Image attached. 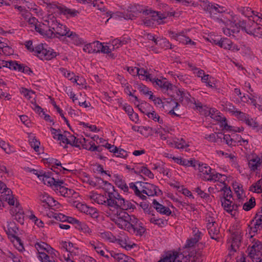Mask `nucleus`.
<instances>
[{"label": "nucleus", "instance_id": "nucleus-1", "mask_svg": "<svg viewBox=\"0 0 262 262\" xmlns=\"http://www.w3.org/2000/svg\"><path fill=\"white\" fill-rule=\"evenodd\" d=\"M24 45L28 50L34 52L42 60H51L57 56V53L46 43H39L34 47L32 40H27Z\"/></svg>", "mask_w": 262, "mask_h": 262}, {"label": "nucleus", "instance_id": "nucleus-2", "mask_svg": "<svg viewBox=\"0 0 262 262\" xmlns=\"http://www.w3.org/2000/svg\"><path fill=\"white\" fill-rule=\"evenodd\" d=\"M98 204L110 207H120L123 209L134 208V204L123 198H90Z\"/></svg>", "mask_w": 262, "mask_h": 262}, {"label": "nucleus", "instance_id": "nucleus-3", "mask_svg": "<svg viewBox=\"0 0 262 262\" xmlns=\"http://www.w3.org/2000/svg\"><path fill=\"white\" fill-rule=\"evenodd\" d=\"M116 211H112L110 213V217L119 228L126 230L129 227L134 216H130L125 210L120 207H116Z\"/></svg>", "mask_w": 262, "mask_h": 262}, {"label": "nucleus", "instance_id": "nucleus-4", "mask_svg": "<svg viewBox=\"0 0 262 262\" xmlns=\"http://www.w3.org/2000/svg\"><path fill=\"white\" fill-rule=\"evenodd\" d=\"M238 27L241 28L248 34L254 37L262 38V27L252 19L249 18L247 20H240L238 21Z\"/></svg>", "mask_w": 262, "mask_h": 262}, {"label": "nucleus", "instance_id": "nucleus-5", "mask_svg": "<svg viewBox=\"0 0 262 262\" xmlns=\"http://www.w3.org/2000/svg\"><path fill=\"white\" fill-rule=\"evenodd\" d=\"M247 251L248 256L253 261H259L262 258V242L251 235Z\"/></svg>", "mask_w": 262, "mask_h": 262}, {"label": "nucleus", "instance_id": "nucleus-6", "mask_svg": "<svg viewBox=\"0 0 262 262\" xmlns=\"http://www.w3.org/2000/svg\"><path fill=\"white\" fill-rule=\"evenodd\" d=\"M8 203L10 206V213L14 217V219L20 224H23L24 211L16 198H9Z\"/></svg>", "mask_w": 262, "mask_h": 262}, {"label": "nucleus", "instance_id": "nucleus-7", "mask_svg": "<svg viewBox=\"0 0 262 262\" xmlns=\"http://www.w3.org/2000/svg\"><path fill=\"white\" fill-rule=\"evenodd\" d=\"M68 202L78 210L86 214L90 215L93 218H97L98 216L95 208L89 207L86 204L75 201L73 198H69Z\"/></svg>", "mask_w": 262, "mask_h": 262}, {"label": "nucleus", "instance_id": "nucleus-8", "mask_svg": "<svg viewBox=\"0 0 262 262\" xmlns=\"http://www.w3.org/2000/svg\"><path fill=\"white\" fill-rule=\"evenodd\" d=\"M36 176L45 185L50 186H59L60 183H63L62 181H56L52 176L53 173L51 171H39V173H36Z\"/></svg>", "mask_w": 262, "mask_h": 262}, {"label": "nucleus", "instance_id": "nucleus-9", "mask_svg": "<svg viewBox=\"0 0 262 262\" xmlns=\"http://www.w3.org/2000/svg\"><path fill=\"white\" fill-rule=\"evenodd\" d=\"M169 36L180 43H182L184 45H191L194 46L196 43L191 40V39L188 36H186L187 31L183 30L181 32L176 33V32L172 31H168V32Z\"/></svg>", "mask_w": 262, "mask_h": 262}, {"label": "nucleus", "instance_id": "nucleus-10", "mask_svg": "<svg viewBox=\"0 0 262 262\" xmlns=\"http://www.w3.org/2000/svg\"><path fill=\"white\" fill-rule=\"evenodd\" d=\"M125 230L133 234L141 236L145 233L146 229L143 223L136 217H134L129 227Z\"/></svg>", "mask_w": 262, "mask_h": 262}, {"label": "nucleus", "instance_id": "nucleus-11", "mask_svg": "<svg viewBox=\"0 0 262 262\" xmlns=\"http://www.w3.org/2000/svg\"><path fill=\"white\" fill-rule=\"evenodd\" d=\"M215 19L219 22H222L226 26L233 27L234 26H238V21L240 20L236 15L230 13H222L220 16H218Z\"/></svg>", "mask_w": 262, "mask_h": 262}, {"label": "nucleus", "instance_id": "nucleus-12", "mask_svg": "<svg viewBox=\"0 0 262 262\" xmlns=\"http://www.w3.org/2000/svg\"><path fill=\"white\" fill-rule=\"evenodd\" d=\"M50 30L52 32V35L54 34H58L60 36H66L70 30L66 26L63 25L58 22L56 19L51 20L50 24Z\"/></svg>", "mask_w": 262, "mask_h": 262}, {"label": "nucleus", "instance_id": "nucleus-13", "mask_svg": "<svg viewBox=\"0 0 262 262\" xmlns=\"http://www.w3.org/2000/svg\"><path fill=\"white\" fill-rule=\"evenodd\" d=\"M184 255L177 252H169L158 262H187Z\"/></svg>", "mask_w": 262, "mask_h": 262}, {"label": "nucleus", "instance_id": "nucleus-14", "mask_svg": "<svg viewBox=\"0 0 262 262\" xmlns=\"http://www.w3.org/2000/svg\"><path fill=\"white\" fill-rule=\"evenodd\" d=\"M141 196H145L144 194L148 196H159L162 194L161 190L156 185L144 183Z\"/></svg>", "mask_w": 262, "mask_h": 262}, {"label": "nucleus", "instance_id": "nucleus-15", "mask_svg": "<svg viewBox=\"0 0 262 262\" xmlns=\"http://www.w3.org/2000/svg\"><path fill=\"white\" fill-rule=\"evenodd\" d=\"M143 184H144V182L141 181H137L136 182H131L129 183V185L128 186V190L127 191H125L124 194L128 195L132 194L134 192V194L137 196H141L143 185Z\"/></svg>", "mask_w": 262, "mask_h": 262}, {"label": "nucleus", "instance_id": "nucleus-16", "mask_svg": "<svg viewBox=\"0 0 262 262\" xmlns=\"http://www.w3.org/2000/svg\"><path fill=\"white\" fill-rule=\"evenodd\" d=\"M47 215L50 218L53 217L57 221L62 222L68 221L70 223L77 224L78 226L80 223V222L78 220L72 217L67 216L60 213L53 212L52 211H51L49 212Z\"/></svg>", "mask_w": 262, "mask_h": 262}, {"label": "nucleus", "instance_id": "nucleus-17", "mask_svg": "<svg viewBox=\"0 0 262 262\" xmlns=\"http://www.w3.org/2000/svg\"><path fill=\"white\" fill-rule=\"evenodd\" d=\"M34 247L37 251V257L38 259H39V256L42 254L52 253V252H54V250H55L49 245L43 242H36L34 244Z\"/></svg>", "mask_w": 262, "mask_h": 262}, {"label": "nucleus", "instance_id": "nucleus-18", "mask_svg": "<svg viewBox=\"0 0 262 262\" xmlns=\"http://www.w3.org/2000/svg\"><path fill=\"white\" fill-rule=\"evenodd\" d=\"M241 241V236L238 233L232 235L231 238L228 241V249L230 254L236 251L238 248Z\"/></svg>", "mask_w": 262, "mask_h": 262}, {"label": "nucleus", "instance_id": "nucleus-19", "mask_svg": "<svg viewBox=\"0 0 262 262\" xmlns=\"http://www.w3.org/2000/svg\"><path fill=\"white\" fill-rule=\"evenodd\" d=\"M208 178H206L205 181L215 182H220L223 183L227 179V177L224 174L217 172L215 169L211 168V171L208 172Z\"/></svg>", "mask_w": 262, "mask_h": 262}, {"label": "nucleus", "instance_id": "nucleus-20", "mask_svg": "<svg viewBox=\"0 0 262 262\" xmlns=\"http://www.w3.org/2000/svg\"><path fill=\"white\" fill-rule=\"evenodd\" d=\"M48 24L39 23L35 26V30L42 35L50 37L52 36V32L50 30L51 21H48Z\"/></svg>", "mask_w": 262, "mask_h": 262}, {"label": "nucleus", "instance_id": "nucleus-21", "mask_svg": "<svg viewBox=\"0 0 262 262\" xmlns=\"http://www.w3.org/2000/svg\"><path fill=\"white\" fill-rule=\"evenodd\" d=\"M151 82L155 86H158L161 90L165 92L168 90H171L172 85L169 81H167L166 79H159L153 77Z\"/></svg>", "mask_w": 262, "mask_h": 262}, {"label": "nucleus", "instance_id": "nucleus-22", "mask_svg": "<svg viewBox=\"0 0 262 262\" xmlns=\"http://www.w3.org/2000/svg\"><path fill=\"white\" fill-rule=\"evenodd\" d=\"M41 205L45 208L49 210H55L59 208L60 204L54 198H47L46 199L41 200Z\"/></svg>", "mask_w": 262, "mask_h": 262}, {"label": "nucleus", "instance_id": "nucleus-23", "mask_svg": "<svg viewBox=\"0 0 262 262\" xmlns=\"http://www.w3.org/2000/svg\"><path fill=\"white\" fill-rule=\"evenodd\" d=\"M112 180L117 187L123 191L124 194L125 191L128 190V186L126 184L122 175L114 173L112 175Z\"/></svg>", "mask_w": 262, "mask_h": 262}, {"label": "nucleus", "instance_id": "nucleus-24", "mask_svg": "<svg viewBox=\"0 0 262 262\" xmlns=\"http://www.w3.org/2000/svg\"><path fill=\"white\" fill-rule=\"evenodd\" d=\"M18 231V228L14 223H11L8 225L7 233L12 235L15 238L16 243L19 244L18 247L17 248L19 251H21L24 249L23 245L21 242L20 239L15 236V234L17 233Z\"/></svg>", "mask_w": 262, "mask_h": 262}, {"label": "nucleus", "instance_id": "nucleus-25", "mask_svg": "<svg viewBox=\"0 0 262 262\" xmlns=\"http://www.w3.org/2000/svg\"><path fill=\"white\" fill-rule=\"evenodd\" d=\"M207 228L210 237L213 239L219 241L221 235L218 224H210V223L209 225H207Z\"/></svg>", "mask_w": 262, "mask_h": 262}, {"label": "nucleus", "instance_id": "nucleus-26", "mask_svg": "<svg viewBox=\"0 0 262 262\" xmlns=\"http://www.w3.org/2000/svg\"><path fill=\"white\" fill-rule=\"evenodd\" d=\"M197 168L201 178L205 181L208 178V172L211 171V168L206 163H200L197 161Z\"/></svg>", "mask_w": 262, "mask_h": 262}, {"label": "nucleus", "instance_id": "nucleus-27", "mask_svg": "<svg viewBox=\"0 0 262 262\" xmlns=\"http://www.w3.org/2000/svg\"><path fill=\"white\" fill-rule=\"evenodd\" d=\"M89 246L94 249L96 252L101 256L108 258V255L105 254L107 251L102 243L98 242L91 241L89 243Z\"/></svg>", "mask_w": 262, "mask_h": 262}, {"label": "nucleus", "instance_id": "nucleus-28", "mask_svg": "<svg viewBox=\"0 0 262 262\" xmlns=\"http://www.w3.org/2000/svg\"><path fill=\"white\" fill-rule=\"evenodd\" d=\"M101 46V42L95 41L91 43H87L84 46L83 50L88 53H99Z\"/></svg>", "mask_w": 262, "mask_h": 262}, {"label": "nucleus", "instance_id": "nucleus-29", "mask_svg": "<svg viewBox=\"0 0 262 262\" xmlns=\"http://www.w3.org/2000/svg\"><path fill=\"white\" fill-rule=\"evenodd\" d=\"M47 160L49 165L52 166L51 169L53 171L59 173L58 170H59L60 171H61L62 170L63 173H66V171H69L68 169L62 166L61 163L59 160L53 158L48 159Z\"/></svg>", "mask_w": 262, "mask_h": 262}, {"label": "nucleus", "instance_id": "nucleus-30", "mask_svg": "<svg viewBox=\"0 0 262 262\" xmlns=\"http://www.w3.org/2000/svg\"><path fill=\"white\" fill-rule=\"evenodd\" d=\"M57 251L55 250L52 253H48L47 254H42L39 256L38 260L40 262H59L57 254Z\"/></svg>", "mask_w": 262, "mask_h": 262}, {"label": "nucleus", "instance_id": "nucleus-31", "mask_svg": "<svg viewBox=\"0 0 262 262\" xmlns=\"http://www.w3.org/2000/svg\"><path fill=\"white\" fill-rule=\"evenodd\" d=\"M110 254L111 256L117 262H136L134 259L122 253L112 251Z\"/></svg>", "mask_w": 262, "mask_h": 262}, {"label": "nucleus", "instance_id": "nucleus-32", "mask_svg": "<svg viewBox=\"0 0 262 262\" xmlns=\"http://www.w3.org/2000/svg\"><path fill=\"white\" fill-rule=\"evenodd\" d=\"M98 181H101L104 185V189L108 194V196H120V195L115 190V188L110 183L103 180L100 178H97Z\"/></svg>", "mask_w": 262, "mask_h": 262}, {"label": "nucleus", "instance_id": "nucleus-33", "mask_svg": "<svg viewBox=\"0 0 262 262\" xmlns=\"http://www.w3.org/2000/svg\"><path fill=\"white\" fill-rule=\"evenodd\" d=\"M173 160L174 161L177 163V164H179L180 165L185 166H191L194 167V168H196L197 167V161L193 159H190L189 160L183 159L181 157L176 158L173 157Z\"/></svg>", "mask_w": 262, "mask_h": 262}, {"label": "nucleus", "instance_id": "nucleus-34", "mask_svg": "<svg viewBox=\"0 0 262 262\" xmlns=\"http://www.w3.org/2000/svg\"><path fill=\"white\" fill-rule=\"evenodd\" d=\"M59 71L66 78L71 80L73 83H76L77 85L82 84L78 82L79 80V76L75 77L74 73H71L66 69L61 68L59 69Z\"/></svg>", "mask_w": 262, "mask_h": 262}, {"label": "nucleus", "instance_id": "nucleus-35", "mask_svg": "<svg viewBox=\"0 0 262 262\" xmlns=\"http://www.w3.org/2000/svg\"><path fill=\"white\" fill-rule=\"evenodd\" d=\"M66 36L70 39L72 43L76 46H80L84 43V40L73 31L70 30Z\"/></svg>", "mask_w": 262, "mask_h": 262}, {"label": "nucleus", "instance_id": "nucleus-36", "mask_svg": "<svg viewBox=\"0 0 262 262\" xmlns=\"http://www.w3.org/2000/svg\"><path fill=\"white\" fill-rule=\"evenodd\" d=\"M152 204L154 208L160 213L166 215H169L171 213V211L169 208L160 204L156 200H153Z\"/></svg>", "mask_w": 262, "mask_h": 262}, {"label": "nucleus", "instance_id": "nucleus-37", "mask_svg": "<svg viewBox=\"0 0 262 262\" xmlns=\"http://www.w3.org/2000/svg\"><path fill=\"white\" fill-rule=\"evenodd\" d=\"M139 7V5L136 4H130L126 8V10L129 13L128 15H127L126 17H124V18L133 19L139 11V9H138Z\"/></svg>", "mask_w": 262, "mask_h": 262}, {"label": "nucleus", "instance_id": "nucleus-38", "mask_svg": "<svg viewBox=\"0 0 262 262\" xmlns=\"http://www.w3.org/2000/svg\"><path fill=\"white\" fill-rule=\"evenodd\" d=\"M221 202L224 209L228 212H231L236 207L234 203L227 198H223Z\"/></svg>", "mask_w": 262, "mask_h": 262}, {"label": "nucleus", "instance_id": "nucleus-39", "mask_svg": "<svg viewBox=\"0 0 262 262\" xmlns=\"http://www.w3.org/2000/svg\"><path fill=\"white\" fill-rule=\"evenodd\" d=\"M63 183H60L59 186H55L54 187L57 190L59 191L61 195L62 196H70L74 195L76 192L74 190L69 189L67 187L62 186Z\"/></svg>", "mask_w": 262, "mask_h": 262}, {"label": "nucleus", "instance_id": "nucleus-40", "mask_svg": "<svg viewBox=\"0 0 262 262\" xmlns=\"http://www.w3.org/2000/svg\"><path fill=\"white\" fill-rule=\"evenodd\" d=\"M214 43L226 50H230L232 48V42L227 38H221L220 40H214Z\"/></svg>", "mask_w": 262, "mask_h": 262}, {"label": "nucleus", "instance_id": "nucleus-41", "mask_svg": "<svg viewBox=\"0 0 262 262\" xmlns=\"http://www.w3.org/2000/svg\"><path fill=\"white\" fill-rule=\"evenodd\" d=\"M143 13L145 15H150V17H154V19H164L167 17L165 14L160 12L154 11L151 10L146 9L143 11Z\"/></svg>", "mask_w": 262, "mask_h": 262}, {"label": "nucleus", "instance_id": "nucleus-42", "mask_svg": "<svg viewBox=\"0 0 262 262\" xmlns=\"http://www.w3.org/2000/svg\"><path fill=\"white\" fill-rule=\"evenodd\" d=\"M223 11V8L217 4L212 5L210 8V16L214 19H215L218 16H220V15Z\"/></svg>", "mask_w": 262, "mask_h": 262}, {"label": "nucleus", "instance_id": "nucleus-43", "mask_svg": "<svg viewBox=\"0 0 262 262\" xmlns=\"http://www.w3.org/2000/svg\"><path fill=\"white\" fill-rule=\"evenodd\" d=\"M44 3L46 4L47 8L49 9V11L59 13L60 8V6H62V4H60L57 2H51L50 0H47V1L45 2Z\"/></svg>", "mask_w": 262, "mask_h": 262}, {"label": "nucleus", "instance_id": "nucleus-44", "mask_svg": "<svg viewBox=\"0 0 262 262\" xmlns=\"http://www.w3.org/2000/svg\"><path fill=\"white\" fill-rule=\"evenodd\" d=\"M60 14L66 15L67 17H75L79 13L75 9H69L62 5L60 8Z\"/></svg>", "mask_w": 262, "mask_h": 262}, {"label": "nucleus", "instance_id": "nucleus-45", "mask_svg": "<svg viewBox=\"0 0 262 262\" xmlns=\"http://www.w3.org/2000/svg\"><path fill=\"white\" fill-rule=\"evenodd\" d=\"M2 64L3 67L8 68L11 70L18 71L19 68H21L20 64L16 61H5L2 60Z\"/></svg>", "mask_w": 262, "mask_h": 262}, {"label": "nucleus", "instance_id": "nucleus-46", "mask_svg": "<svg viewBox=\"0 0 262 262\" xmlns=\"http://www.w3.org/2000/svg\"><path fill=\"white\" fill-rule=\"evenodd\" d=\"M179 93L182 98H185L186 100H189L191 102L194 103L197 109L202 108V104L200 101H196L194 98H192V100L190 99L189 97H190V95L188 92L183 91H179Z\"/></svg>", "mask_w": 262, "mask_h": 262}, {"label": "nucleus", "instance_id": "nucleus-47", "mask_svg": "<svg viewBox=\"0 0 262 262\" xmlns=\"http://www.w3.org/2000/svg\"><path fill=\"white\" fill-rule=\"evenodd\" d=\"M261 165V160L258 156H255L249 160L248 166L251 170L255 171Z\"/></svg>", "mask_w": 262, "mask_h": 262}, {"label": "nucleus", "instance_id": "nucleus-48", "mask_svg": "<svg viewBox=\"0 0 262 262\" xmlns=\"http://www.w3.org/2000/svg\"><path fill=\"white\" fill-rule=\"evenodd\" d=\"M168 144L171 145L172 147H174L178 149H183L188 146L187 143L182 138L181 139H176L173 142H168Z\"/></svg>", "mask_w": 262, "mask_h": 262}, {"label": "nucleus", "instance_id": "nucleus-49", "mask_svg": "<svg viewBox=\"0 0 262 262\" xmlns=\"http://www.w3.org/2000/svg\"><path fill=\"white\" fill-rule=\"evenodd\" d=\"M19 93L27 100L31 102L34 100L33 96L35 94L34 91L24 87H21L19 89Z\"/></svg>", "mask_w": 262, "mask_h": 262}, {"label": "nucleus", "instance_id": "nucleus-50", "mask_svg": "<svg viewBox=\"0 0 262 262\" xmlns=\"http://www.w3.org/2000/svg\"><path fill=\"white\" fill-rule=\"evenodd\" d=\"M249 227L250 229V233H253V235H252L253 236L255 233H257L258 231L262 229V224L254 219L251 221V225H249Z\"/></svg>", "mask_w": 262, "mask_h": 262}, {"label": "nucleus", "instance_id": "nucleus-51", "mask_svg": "<svg viewBox=\"0 0 262 262\" xmlns=\"http://www.w3.org/2000/svg\"><path fill=\"white\" fill-rule=\"evenodd\" d=\"M139 77L142 80L146 81H150L152 80L153 76L151 74L148 73V72L144 68L139 69L138 68V75Z\"/></svg>", "mask_w": 262, "mask_h": 262}, {"label": "nucleus", "instance_id": "nucleus-52", "mask_svg": "<svg viewBox=\"0 0 262 262\" xmlns=\"http://www.w3.org/2000/svg\"><path fill=\"white\" fill-rule=\"evenodd\" d=\"M0 193L1 194L0 196H13L12 190L2 181H0Z\"/></svg>", "mask_w": 262, "mask_h": 262}, {"label": "nucleus", "instance_id": "nucleus-53", "mask_svg": "<svg viewBox=\"0 0 262 262\" xmlns=\"http://www.w3.org/2000/svg\"><path fill=\"white\" fill-rule=\"evenodd\" d=\"M143 200L141 202H140V206L143 210L144 212L145 213H147L148 214H151L152 216L154 215L153 214L154 210L152 209V207L151 206L149 205V203L147 202V201L144 200L145 198H141Z\"/></svg>", "mask_w": 262, "mask_h": 262}, {"label": "nucleus", "instance_id": "nucleus-54", "mask_svg": "<svg viewBox=\"0 0 262 262\" xmlns=\"http://www.w3.org/2000/svg\"><path fill=\"white\" fill-rule=\"evenodd\" d=\"M232 186L235 194L237 195V196H241L243 195L245 196V194L244 193V189L243 188V185L241 184L235 182L233 183Z\"/></svg>", "mask_w": 262, "mask_h": 262}, {"label": "nucleus", "instance_id": "nucleus-55", "mask_svg": "<svg viewBox=\"0 0 262 262\" xmlns=\"http://www.w3.org/2000/svg\"><path fill=\"white\" fill-rule=\"evenodd\" d=\"M238 11L242 13V14L248 18L252 17L253 15H254V13L256 12L252 10V9L249 7H243L239 8Z\"/></svg>", "mask_w": 262, "mask_h": 262}, {"label": "nucleus", "instance_id": "nucleus-56", "mask_svg": "<svg viewBox=\"0 0 262 262\" xmlns=\"http://www.w3.org/2000/svg\"><path fill=\"white\" fill-rule=\"evenodd\" d=\"M146 115L150 119H152L155 122H158L160 124H163L164 122L163 119L159 116V115L155 111L152 112H148Z\"/></svg>", "mask_w": 262, "mask_h": 262}, {"label": "nucleus", "instance_id": "nucleus-57", "mask_svg": "<svg viewBox=\"0 0 262 262\" xmlns=\"http://www.w3.org/2000/svg\"><path fill=\"white\" fill-rule=\"evenodd\" d=\"M137 89L140 93H142L144 95H149V99L154 98V96L152 95V92L149 91V89L145 85L139 84L138 85Z\"/></svg>", "mask_w": 262, "mask_h": 262}, {"label": "nucleus", "instance_id": "nucleus-58", "mask_svg": "<svg viewBox=\"0 0 262 262\" xmlns=\"http://www.w3.org/2000/svg\"><path fill=\"white\" fill-rule=\"evenodd\" d=\"M163 19H154V17H146L143 20V24L146 26H152L156 21L158 24H161L163 23Z\"/></svg>", "mask_w": 262, "mask_h": 262}, {"label": "nucleus", "instance_id": "nucleus-59", "mask_svg": "<svg viewBox=\"0 0 262 262\" xmlns=\"http://www.w3.org/2000/svg\"><path fill=\"white\" fill-rule=\"evenodd\" d=\"M150 223L158 225L159 227H162L166 226L167 224L166 220L161 218H156L154 216L149 219Z\"/></svg>", "mask_w": 262, "mask_h": 262}, {"label": "nucleus", "instance_id": "nucleus-60", "mask_svg": "<svg viewBox=\"0 0 262 262\" xmlns=\"http://www.w3.org/2000/svg\"><path fill=\"white\" fill-rule=\"evenodd\" d=\"M194 74L197 77L201 78L202 82H205L208 78V74H205L204 70L200 68L194 69Z\"/></svg>", "mask_w": 262, "mask_h": 262}, {"label": "nucleus", "instance_id": "nucleus-61", "mask_svg": "<svg viewBox=\"0 0 262 262\" xmlns=\"http://www.w3.org/2000/svg\"><path fill=\"white\" fill-rule=\"evenodd\" d=\"M223 140L229 146H235L237 144L236 137H231L230 135H224Z\"/></svg>", "mask_w": 262, "mask_h": 262}, {"label": "nucleus", "instance_id": "nucleus-62", "mask_svg": "<svg viewBox=\"0 0 262 262\" xmlns=\"http://www.w3.org/2000/svg\"><path fill=\"white\" fill-rule=\"evenodd\" d=\"M256 205L255 198H251L250 199L245 203L243 209L245 211H249L255 207Z\"/></svg>", "mask_w": 262, "mask_h": 262}, {"label": "nucleus", "instance_id": "nucleus-63", "mask_svg": "<svg viewBox=\"0 0 262 262\" xmlns=\"http://www.w3.org/2000/svg\"><path fill=\"white\" fill-rule=\"evenodd\" d=\"M74 245L70 242L61 241L60 242V246L61 249L65 250L68 252L69 254L73 250V247Z\"/></svg>", "mask_w": 262, "mask_h": 262}, {"label": "nucleus", "instance_id": "nucleus-64", "mask_svg": "<svg viewBox=\"0 0 262 262\" xmlns=\"http://www.w3.org/2000/svg\"><path fill=\"white\" fill-rule=\"evenodd\" d=\"M110 43L111 47V49L113 51H114L121 47L123 45L125 44V42L123 40L122 41L118 38H116L112 40V42Z\"/></svg>", "mask_w": 262, "mask_h": 262}]
</instances>
